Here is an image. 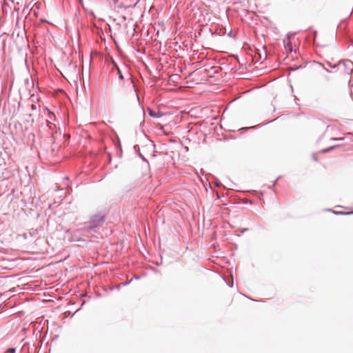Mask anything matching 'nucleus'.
I'll use <instances>...</instances> for the list:
<instances>
[{"label":"nucleus","instance_id":"3","mask_svg":"<svg viewBox=\"0 0 353 353\" xmlns=\"http://www.w3.org/2000/svg\"><path fill=\"white\" fill-rule=\"evenodd\" d=\"M334 214H352V212H334Z\"/></svg>","mask_w":353,"mask_h":353},{"label":"nucleus","instance_id":"2","mask_svg":"<svg viewBox=\"0 0 353 353\" xmlns=\"http://www.w3.org/2000/svg\"><path fill=\"white\" fill-rule=\"evenodd\" d=\"M336 148V146H331V147H330V148H326V149H323V150H321V152H323V153L327 152H329V151H330V150H333V149H334V148Z\"/></svg>","mask_w":353,"mask_h":353},{"label":"nucleus","instance_id":"6","mask_svg":"<svg viewBox=\"0 0 353 353\" xmlns=\"http://www.w3.org/2000/svg\"><path fill=\"white\" fill-rule=\"evenodd\" d=\"M150 115H153V112H152V110H150Z\"/></svg>","mask_w":353,"mask_h":353},{"label":"nucleus","instance_id":"4","mask_svg":"<svg viewBox=\"0 0 353 353\" xmlns=\"http://www.w3.org/2000/svg\"><path fill=\"white\" fill-rule=\"evenodd\" d=\"M118 72L119 74L120 79H123V75L121 74V72H120L119 69H118Z\"/></svg>","mask_w":353,"mask_h":353},{"label":"nucleus","instance_id":"1","mask_svg":"<svg viewBox=\"0 0 353 353\" xmlns=\"http://www.w3.org/2000/svg\"><path fill=\"white\" fill-rule=\"evenodd\" d=\"M285 48L287 50L292 52V47L291 44V41L290 38H288L286 41H285Z\"/></svg>","mask_w":353,"mask_h":353},{"label":"nucleus","instance_id":"5","mask_svg":"<svg viewBox=\"0 0 353 353\" xmlns=\"http://www.w3.org/2000/svg\"><path fill=\"white\" fill-rule=\"evenodd\" d=\"M343 138H332V140H341Z\"/></svg>","mask_w":353,"mask_h":353}]
</instances>
